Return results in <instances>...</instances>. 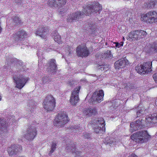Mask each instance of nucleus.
Segmentation results:
<instances>
[{"mask_svg": "<svg viewBox=\"0 0 157 157\" xmlns=\"http://www.w3.org/2000/svg\"><path fill=\"white\" fill-rule=\"evenodd\" d=\"M21 22L20 18L17 17L15 16L13 17V21L12 23V25H18Z\"/></svg>", "mask_w": 157, "mask_h": 157, "instance_id": "a878e982", "label": "nucleus"}, {"mask_svg": "<svg viewBox=\"0 0 157 157\" xmlns=\"http://www.w3.org/2000/svg\"><path fill=\"white\" fill-rule=\"evenodd\" d=\"M140 108H138V111L136 113L137 115V117L140 116H141L142 114L144 113V111H145V109L144 108H142V109H139Z\"/></svg>", "mask_w": 157, "mask_h": 157, "instance_id": "2f4dec72", "label": "nucleus"}, {"mask_svg": "<svg viewBox=\"0 0 157 157\" xmlns=\"http://www.w3.org/2000/svg\"><path fill=\"white\" fill-rule=\"evenodd\" d=\"M93 127L94 132L97 133H102L105 132V127H101L94 124Z\"/></svg>", "mask_w": 157, "mask_h": 157, "instance_id": "4be33fe9", "label": "nucleus"}, {"mask_svg": "<svg viewBox=\"0 0 157 157\" xmlns=\"http://www.w3.org/2000/svg\"><path fill=\"white\" fill-rule=\"evenodd\" d=\"M75 146V145H71V144H67L66 148V150L68 152H69L70 151H71L73 153H75L76 154V155L79 156L80 154V152L76 151Z\"/></svg>", "mask_w": 157, "mask_h": 157, "instance_id": "6ab92c4d", "label": "nucleus"}, {"mask_svg": "<svg viewBox=\"0 0 157 157\" xmlns=\"http://www.w3.org/2000/svg\"><path fill=\"white\" fill-rule=\"evenodd\" d=\"M150 136L146 131L137 132L131 136L132 140L138 143H142L146 141Z\"/></svg>", "mask_w": 157, "mask_h": 157, "instance_id": "f03ea898", "label": "nucleus"}, {"mask_svg": "<svg viewBox=\"0 0 157 157\" xmlns=\"http://www.w3.org/2000/svg\"><path fill=\"white\" fill-rule=\"evenodd\" d=\"M20 63H21V65H22V63H21V62H20Z\"/></svg>", "mask_w": 157, "mask_h": 157, "instance_id": "603ef678", "label": "nucleus"}, {"mask_svg": "<svg viewBox=\"0 0 157 157\" xmlns=\"http://www.w3.org/2000/svg\"><path fill=\"white\" fill-rule=\"evenodd\" d=\"M56 143L52 142V144L51 149L49 153V155H50L55 150L56 148Z\"/></svg>", "mask_w": 157, "mask_h": 157, "instance_id": "c756f323", "label": "nucleus"}, {"mask_svg": "<svg viewBox=\"0 0 157 157\" xmlns=\"http://www.w3.org/2000/svg\"><path fill=\"white\" fill-rule=\"evenodd\" d=\"M36 33V35H39V33Z\"/></svg>", "mask_w": 157, "mask_h": 157, "instance_id": "a18cd8bd", "label": "nucleus"}, {"mask_svg": "<svg viewBox=\"0 0 157 157\" xmlns=\"http://www.w3.org/2000/svg\"><path fill=\"white\" fill-rule=\"evenodd\" d=\"M107 144L109 143L110 144H111V145H112V144L113 145H115L116 144V143L114 142H112L111 143L110 142H107Z\"/></svg>", "mask_w": 157, "mask_h": 157, "instance_id": "79ce46f5", "label": "nucleus"}, {"mask_svg": "<svg viewBox=\"0 0 157 157\" xmlns=\"http://www.w3.org/2000/svg\"><path fill=\"white\" fill-rule=\"evenodd\" d=\"M116 69L118 70L120 68H123L124 67V64L123 61V58L116 62L114 64Z\"/></svg>", "mask_w": 157, "mask_h": 157, "instance_id": "aec40b11", "label": "nucleus"}, {"mask_svg": "<svg viewBox=\"0 0 157 157\" xmlns=\"http://www.w3.org/2000/svg\"><path fill=\"white\" fill-rule=\"evenodd\" d=\"M115 44V47H117V48H120L121 46H123V42H120V43H119L117 42H116L114 43Z\"/></svg>", "mask_w": 157, "mask_h": 157, "instance_id": "e433bc0d", "label": "nucleus"}, {"mask_svg": "<svg viewBox=\"0 0 157 157\" xmlns=\"http://www.w3.org/2000/svg\"><path fill=\"white\" fill-rule=\"evenodd\" d=\"M75 128L76 129H77V128L76 127H75Z\"/></svg>", "mask_w": 157, "mask_h": 157, "instance_id": "09e8293b", "label": "nucleus"}, {"mask_svg": "<svg viewBox=\"0 0 157 157\" xmlns=\"http://www.w3.org/2000/svg\"><path fill=\"white\" fill-rule=\"evenodd\" d=\"M22 150V147L19 145H12L8 149V152L10 156L17 154Z\"/></svg>", "mask_w": 157, "mask_h": 157, "instance_id": "2eb2a0df", "label": "nucleus"}, {"mask_svg": "<svg viewBox=\"0 0 157 157\" xmlns=\"http://www.w3.org/2000/svg\"><path fill=\"white\" fill-rule=\"evenodd\" d=\"M48 33V29L46 27L43 28L40 31V36L43 38H45L46 35Z\"/></svg>", "mask_w": 157, "mask_h": 157, "instance_id": "393cba45", "label": "nucleus"}, {"mask_svg": "<svg viewBox=\"0 0 157 157\" xmlns=\"http://www.w3.org/2000/svg\"><path fill=\"white\" fill-rule=\"evenodd\" d=\"M70 143L71 144V145H72V141L71 142H70Z\"/></svg>", "mask_w": 157, "mask_h": 157, "instance_id": "8fccbe9b", "label": "nucleus"}, {"mask_svg": "<svg viewBox=\"0 0 157 157\" xmlns=\"http://www.w3.org/2000/svg\"><path fill=\"white\" fill-rule=\"evenodd\" d=\"M90 134L88 133L87 132L85 133L83 135V137L84 138L86 139H88L90 137Z\"/></svg>", "mask_w": 157, "mask_h": 157, "instance_id": "4c0bfd02", "label": "nucleus"}, {"mask_svg": "<svg viewBox=\"0 0 157 157\" xmlns=\"http://www.w3.org/2000/svg\"><path fill=\"white\" fill-rule=\"evenodd\" d=\"M56 105L55 100L52 95H48L44 101L43 103V107L47 112L52 111Z\"/></svg>", "mask_w": 157, "mask_h": 157, "instance_id": "39448f33", "label": "nucleus"}, {"mask_svg": "<svg viewBox=\"0 0 157 157\" xmlns=\"http://www.w3.org/2000/svg\"><path fill=\"white\" fill-rule=\"evenodd\" d=\"M94 124L101 127H105V124L104 119L102 118H100L97 119V120L94 122Z\"/></svg>", "mask_w": 157, "mask_h": 157, "instance_id": "5701e85b", "label": "nucleus"}, {"mask_svg": "<svg viewBox=\"0 0 157 157\" xmlns=\"http://www.w3.org/2000/svg\"><path fill=\"white\" fill-rule=\"evenodd\" d=\"M85 27L86 30H88L89 29L94 30L96 28V26L94 24L90 23V24L87 23L86 24Z\"/></svg>", "mask_w": 157, "mask_h": 157, "instance_id": "bb28decb", "label": "nucleus"}, {"mask_svg": "<svg viewBox=\"0 0 157 157\" xmlns=\"http://www.w3.org/2000/svg\"><path fill=\"white\" fill-rule=\"evenodd\" d=\"M71 53V48H69V49L67 51L65 55L66 56H70Z\"/></svg>", "mask_w": 157, "mask_h": 157, "instance_id": "c9c22d12", "label": "nucleus"}, {"mask_svg": "<svg viewBox=\"0 0 157 157\" xmlns=\"http://www.w3.org/2000/svg\"><path fill=\"white\" fill-rule=\"evenodd\" d=\"M27 37V33L24 30H23L18 31L13 34V39L16 42L19 43L22 40Z\"/></svg>", "mask_w": 157, "mask_h": 157, "instance_id": "9b49d317", "label": "nucleus"}, {"mask_svg": "<svg viewBox=\"0 0 157 157\" xmlns=\"http://www.w3.org/2000/svg\"><path fill=\"white\" fill-rule=\"evenodd\" d=\"M52 35L55 41L58 44L61 43L62 42L61 37L56 31L52 33Z\"/></svg>", "mask_w": 157, "mask_h": 157, "instance_id": "b1692460", "label": "nucleus"}, {"mask_svg": "<svg viewBox=\"0 0 157 157\" xmlns=\"http://www.w3.org/2000/svg\"><path fill=\"white\" fill-rule=\"evenodd\" d=\"M141 20L147 23L152 24L157 22V13L154 11H149L141 15Z\"/></svg>", "mask_w": 157, "mask_h": 157, "instance_id": "7ed1b4c3", "label": "nucleus"}, {"mask_svg": "<svg viewBox=\"0 0 157 157\" xmlns=\"http://www.w3.org/2000/svg\"><path fill=\"white\" fill-rule=\"evenodd\" d=\"M25 157L23 156H19V157Z\"/></svg>", "mask_w": 157, "mask_h": 157, "instance_id": "de8ad7c7", "label": "nucleus"}, {"mask_svg": "<svg viewBox=\"0 0 157 157\" xmlns=\"http://www.w3.org/2000/svg\"><path fill=\"white\" fill-rule=\"evenodd\" d=\"M6 27V28L7 29V28H8V26L7 25Z\"/></svg>", "mask_w": 157, "mask_h": 157, "instance_id": "49530a36", "label": "nucleus"}, {"mask_svg": "<svg viewBox=\"0 0 157 157\" xmlns=\"http://www.w3.org/2000/svg\"><path fill=\"white\" fill-rule=\"evenodd\" d=\"M128 157H137V156L135 154H132L129 155Z\"/></svg>", "mask_w": 157, "mask_h": 157, "instance_id": "a19ab883", "label": "nucleus"}, {"mask_svg": "<svg viewBox=\"0 0 157 157\" xmlns=\"http://www.w3.org/2000/svg\"><path fill=\"white\" fill-rule=\"evenodd\" d=\"M48 71H50L52 73L56 72L57 69V67L55 59H51L48 62Z\"/></svg>", "mask_w": 157, "mask_h": 157, "instance_id": "f3484780", "label": "nucleus"}, {"mask_svg": "<svg viewBox=\"0 0 157 157\" xmlns=\"http://www.w3.org/2000/svg\"><path fill=\"white\" fill-rule=\"evenodd\" d=\"M104 56L106 58H109L111 57L112 55L111 54V52L110 51H108L106 52L104 54Z\"/></svg>", "mask_w": 157, "mask_h": 157, "instance_id": "72a5a7b5", "label": "nucleus"}, {"mask_svg": "<svg viewBox=\"0 0 157 157\" xmlns=\"http://www.w3.org/2000/svg\"><path fill=\"white\" fill-rule=\"evenodd\" d=\"M8 124V123L6 124L4 121L0 119V130L3 129V128H4L5 127L7 126V125H9ZM4 130L5 129H4Z\"/></svg>", "mask_w": 157, "mask_h": 157, "instance_id": "c85d7f7f", "label": "nucleus"}, {"mask_svg": "<svg viewBox=\"0 0 157 157\" xmlns=\"http://www.w3.org/2000/svg\"><path fill=\"white\" fill-rule=\"evenodd\" d=\"M123 61L124 62V65H126L128 64V61L125 58H123Z\"/></svg>", "mask_w": 157, "mask_h": 157, "instance_id": "ea45409f", "label": "nucleus"}, {"mask_svg": "<svg viewBox=\"0 0 157 157\" xmlns=\"http://www.w3.org/2000/svg\"><path fill=\"white\" fill-rule=\"evenodd\" d=\"M65 3V0H48L47 4L50 7L59 8Z\"/></svg>", "mask_w": 157, "mask_h": 157, "instance_id": "f8f14e48", "label": "nucleus"}, {"mask_svg": "<svg viewBox=\"0 0 157 157\" xmlns=\"http://www.w3.org/2000/svg\"><path fill=\"white\" fill-rule=\"evenodd\" d=\"M144 121L140 119L136 121V122H132L130 124V130L132 132L136 131L138 129L143 128L144 127Z\"/></svg>", "mask_w": 157, "mask_h": 157, "instance_id": "ddd939ff", "label": "nucleus"}, {"mask_svg": "<svg viewBox=\"0 0 157 157\" xmlns=\"http://www.w3.org/2000/svg\"><path fill=\"white\" fill-rule=\"evenodd\" d=\"M51 81L48 77L45 76L43 77L42 78V82L43 83H48Z\"/></svg>", "mask_w": 157, "mask_h": 157, "instance_id": "473e14b6", "label": "nucleus"}, {"mask_svg": "<svg viewBox=\"0 0 157 157\" xmlns=\"http://www.w3.org/2000/svg\"><path fill=\"white\" fill-rule=\"evenodd\" d=\"M147 123L154 124L157 123V113L149 115L146 117Z\"/></svg>", "mask_w": 157, "mask_h": 157, "instance_id": "a211bd4d", "label": "nucleus"}, {"mask_svg": "<svg viewBox=\"0 0 157 157\" xmlns=\"http://www.w3.org/2000/svg\"><path fill=\"white\" fill-rule=\"evenodd\" d=\"M155 105L157 106V98L156 99L155 102Z\"/></svg>", "mask_w": 157, "mask_h": 157, "instance_id": "37998d69", "label": "nucleus"}, {"mask_svg": "<svg viewBox=\"0 0 157 157\" xmlns=\"http://www.w3.org/2000/svg\"><path fill=\"white\" fill-rule=\"evenodd\" d=\"M147 33L144 30H136L131 31L127 36V39L130 41L137 40L145 37Z\"/></svg>", "mask_w": 157, "mask_h": 157, "instance_id": "20e7f679", "label": "nucleus"}, {"mask_svg": "<svg viewBox=\"0 0 157 157\" xmlns=\"http://www.w3.org/2000/svg\"><path fill=\"white\" fill-rule=\"evenodd\" d=\"M13 79L16 83V87L19 89L23 87L28 80V78L23 75H19L17 77H14Z\"/></svg>", "mask_w": 157, "mask_h": 157, "instance_id": "6e6552de", "label": "nucleus"}, {"mask_svg": "<svg viewBox=\"0 0 157 157\" xmlns=\"http://www.w3.org/2000/svg\"><path fill=\"white\" fill-rule=\"evenodd\" d=\"M80 88L81 86H78L75 88L72 92L70 101L72 105H75L78 101V94Z\"/></svg>", "mask_w": 157, "mask_h": 157, "instance_id": "1a4fd4ad", "label": "nucleus"}, {"mask_svg": "<svg viewBox=\"0 0 157 157\" xmlns=\"http://www.w3.org/2000/svg\"><path fill=\"white\" fill-rule=\"evenodd\" d=\"M84 113L86 115H94L97 113L96 109L94 108H89L85 110Z\"/></svg>", "mask_w": 157, "mask_h": 157, "instance_id": "412c9836", "label": "nucleus"}, {"mask_svg": "<svg viewBox=\"0 0 157 157\" xmlns=\"http://www.w3.org/2000/svg\"><path fill=\"white\" fill-rule=\"evenodd\" d=\"M36 134V128L34 127H32L28 129L26 133L24 135V137L27 140H31L35 138Z\"/></svg>", "mask_w": 157, "mask_h": 157, "instance_id": "4468645a", "label": "nucleus"}, {"mask_svg": "<svg viewBox=\"0 0 157 157\" xmlns=\"http://www.w3.org/2000/svg\"><path fill=\"white\" fill-rule=\"evenodd\" d=\"M104 94L102 90L96 91L92 96V99L94 101H97L98 102H101L103 99Z\"/></svg>", "mask_w": 157, "mask_h": 157, "instance_id": "dca6fc26", "label": "nucleus"}, {"mask_svg": "<svg viewBox=\"0 0 157 157\" xmlns=\"http://www.w3.org/2000/svg\"><path fill=\"white\" fill-rule=\"evenodd\" d=\"M151 51L153 52H157V43H153L151 47Z\"/></svg>", "mask_w": 157, "mask_h": 157, "instance_id": "7c9ffc66", "label": "nucleus"}, {"mask_svg": "<svg viewBox=\"0 0 157 157\" xmlns=\"http://www.w3.org/2000/svg\"><path fill=\"white\" fill-rule=\"evenodd\" d=\"M102 9V6L98 3L96 2L94 4L90 5L86 8L84 9L82 13L80 11H77L71 14L67 20L68 21H74L81 18L83 15L85 14L89 16L91 13L95 14L101 11Z\"/></svg>", "mask_w": 157, "mask_h": 157, "instance_id": "f257e3e1", "label": "nucleus"}, {"mask_svg": "<svg viewBox=\"0 0 157 157\" xmlns=\"http://www.w3.org/2000/svg\"><path fill=\"white\" fill-rule=\"evenodd\" d=\"M63 12L62 11H60L59 12V13L61 15H63L62 14Z\"/></svg>", "mask_w": 157, "mask_h": 157, "instance_id": "c03bdc74", "label": "nucleus"}, {"mask_svg": "<svg viewBox=\"0 0 157 157\" xmlns=\"http://www.w3.org/2000/svg\"><path fill=\"white\" fill-rule=\"evenodd\" d=\"M98 69H100L101 71H107L108 69V67L106 68V67H105V66L103 65H99V66H98Z\"/></svg>", "mask_w": 157, "mask_h": 157, "instance_id": "f704fd0d", "label": "nucleus"}, {"mask_svg": "<svg viewBox=\"0 0 157 157\" xmlns=\"http://www.w3.org/2000/svg\"><path fill=\"white\" fill-rule=\"evenodd\" d=\"M76 52L78 56L86 57L89 54V52L87 47L84 45L78 46L76 48Z\"/></svg>", "mask_w": 157, "mask_h": 157, "instance_id": "9d476101", "label": "nucleus"}, {"mask_svg": "<svg viewBox=\"0 0 157 157\" xmlns=\"http://www.w3.org/2000/svg\"><path fill=\"white\" fill-rule=\"evenodd\" d=\"M151 66L150 63L147 62L141 64L140 66H137L135 67V70L139 74H144L151 71Z\"/></svg>", "mask_w": 157, "mask_h": 157, "instance_id": "0eeeda50", "label": "nucleus"}, {"mask_svg": "<svg viewBox=\"0 0 157 157\" xmlns=\"http://www.w3.org/2000/svg\"><path fill=\"white\" fill-rule=\"evenodd\" d=\"M153 78L155 82L157 83V72L154 74Z\"/></svg>", "mask_w": 157, "mask_h": 157, "instance_id": "58836bf2", "label": "nucleus"}, {"mask_svg": "<svg viewBox=\"0 0 157 157\" xmlns=\"http://www.w3.org/2000/svg\"><path fill=\"white\" fill-rule=\"evenodd\" d=\"M157 3V2L156 0H151L148 3V4H146L147 5V8H152L154 7Z\"/></svg>", "mask_w": 157, "mask_h": 157, "instance_id": "cd10ccee", "label": "nucleus"}, {"mask_svg": "<svg viewBox=\"0 0 157 157\" xmlns=\"http://www.w3.org/2000/svg\"><path fill=\"white\" fill-rule=\"evenodd\" d=\"M37 56H38V53H37Z\"/></svg>", "mask_w": 157, "mask_h": 157, "instance_id": "864d4df0", "label": "nucleus"}, {"mask_svg": "<svg viewBox=\"0 0 157 157\" xmlns=\"http://www.w3.org/2000/svg\"><path fill=\"white\" fill-rule=\"evenodd\" d=\"M91 99H92V100H91V101H92V100H93L92 98H91ZM94 101L93 100V101Z\"/></svg>", "mask_w": 157, "mask_h": 157, "instance_id": "3c124183", "label": "nucleus"}, {"mask_svg": "<svg viewBox=\"0 0 157 157\" xmlns=\"http://www.w3.org/2000/svg\"><path fill=\"white\" fill-rule=\"evenodd\" d=\"M69 121L67 115L65 113H59L55 118L54 124L57 126H62Z\"/></svg>", "mask_w": 157, "mask_h": 157, "instance_id": "423d86ee", "label": "nucleus"}]
</instances>
